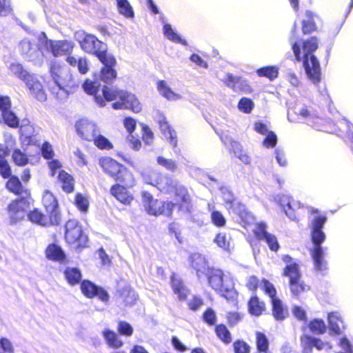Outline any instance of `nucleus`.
<instances>
[{"mask_svg":"<svg viewBox=\"0 0 353 353\" xmlns=\"http://www.w3.org/2000/svg\"><path fill=\"white\" fill-rule=\"evenodd\" d=\"M19 49L23 57L30 61H39L43 57V52L37 45L32 43L28 39H23L20 43Z\"/></svg>","mask_w":353,"mask_h":353,"instance_id":"nucleus-15","label":"nucleus"},{"mask_svg":"<svg viewBox=\"0 0 353 353\" xmlns=\"http://www.w3.org/2000/svg\"><path fill=\"white\" fill-rule=\"evenodd\" d=\"M214 242L216 243L219 247L228 252L232 248L230 236L225 232L219 233L216 236Z\"/></svg>","mask_w":353,"mask_h":353,"instance_id":"nucleus-47","label":"nucleus"},{"mask_svg":"<svg viewBox=\"0 0 353 353\" xmlns=\"http://www.w3.org/2000/svg\"><path fill=\"white\" fill-rule=\"evenodd\" d=\"M46 257L49 260L63 263L66 259V254L60 245L50 243L46 248Z\"/></svg>","mask_w":353,"mask_h":353,"instance_id":"nucleus-22","label":"nucleus"},{"mask_svg":"<svg viewBox=\"0 0 353 353\" xmlns=\"http://www.w3.org/2000/svg\"><path fill=\"white\" fill-rule=\"evenodd\" d=\"M82 293L88 298L98 297L103 302H108L109 294L103 288L97 285L89 280H83L81 283Z\"/></svg>","mask_w":353,"mask_h":353,"instance_id":"nucleus-12","label":"nucleus"},{"mask_svg":"<svg viewBox=\"0 0 353 353\" xmlns=\"http://www.w3.org/2000/svg\"><path fill=\"white\" fill-rule=\"evenodd\" d=\"M114 179L128 187L132 186L134 181L132 172L123 165Z\"/></svg>","mask_w":353,"mask_h":353,"instance_id":"nucleus-32","label":"nucleus"},{"mask_svg":"<svg viewBox=\"0 0 353 353\" xmlns=\"http://www.w3.org/2000/svg\"><path fill=\"white\" fill-rule=\"evenodd\" d=\"M260 287L263 289L266 294H268L271 301L277 299L276 297V290L273 284L266 279H263L260 283Z\"/></svg>","mask_w":353,"mask_h":353,"instance_id":"nucleus-59","label":"nucleus"},{"mask_svg":"<svg viewBox=\"0 0 353 353\" xmlns=\"http://www.w3.org/2000/svg\"><path fill=\"white\" fill-rule=\"evenodd\" d=\"M50 72L52 80L59 90L67 93L65 88H72L74 85L72 75L66 66L61 65L57 62L51 64Z\"/></svg>","mask_w":353,"mask_h":353,"instance_id":"nucleus-5","label":"nucleus"},{"mask_svg":"<svg viewBox=\"0 0 353 353\" xmlns=\"http://www.w3.org/2000/svg\"><path fill=\"white\" fill-rule=\"evenodd\" d=\"M221 139L224 145L230 146V149L233 151L235 155H238L239 153L242 152V145L241 143L234 140L228 134H222L221 136Z\"/></svg>","mask_w":353,"mask_h":353,"instance_id":"nucleus-48","label":"nucleus"},{"mask_svg":"<svg viewBox=\"0 0 353 353\" xmlns=\"http://www.w3.org/2000/svg\"><path fill=\"white\" fill-rule=\"evenodd\" d=\"M46 49L52 52L54 57L63 56L70 54L73 49L71 41L48 40L46 36Z\"/></svg>","mask_w":353,"mask_h":353,"instance_id":"nucleus-13","label":"nucleus"},{"mask_svg":"<svg viewBox=\"0 0 353 353\" xmlns=\"http://www.w3.org/2000/svg\"><path fill=\"white\" fill-rule=\"evenodd\" d=\"M74 205L81 213L86 214L89 209L90 203L85 195L77 193L74 198Z\"/></svg>","mask_w":353,"mask_h":353,"instance_id":"nucleus-46","label":"nucleus"},{"mask_svg":"<svg viewBox=\"0 0 353 353\" xmlns=\"http://www.w3.org/2000/svg\"><path fill=\"white\" fill-rule=\"evenodd\" d=\"M305 17L307 19H303L302 21V30L305 34H310L314 30L316 26L313 19V14L311 11L307 10Z\"/></svg>","mask_w":353,"mask_h":353,"instance_id":"nucleus-50","label":"nucleus"},{"mask_svg":"<svg viewBox=\"0 0 353 353\" xmlns=\"http://www.w3.org/2000/svg\"><path fill=\"white\" fill-rule=\"evenodd\" d=\"M99 164L103 171L110 175L113 179L119 172L122 166V164L118 163L110 157L101 158L99 161Z\"/></svg>","mask_w":353,"mask_h":353,"instance_id":"nucleus-26","label":"nucleus"},{"mask_svg":"<svg viewBox=\"0 0 353 353\" xmlns=\"http://www.w3.org/2000/svg\"><path fill=\"white\" fill-rule=\"evenodd\" d=\"M160 175L161 174L155 170L145 171L142 174L144 181L155 187H157Z\"/></svg>","mask_w":353,"mask_h":353,"instance_id":"nucleus-55","label":"nucleus"},{"mask_svg":"<svg viewBox=\"0 0 353 353\" xmlns=\"http://www.w3.org/2000/svg\"><path fill=\"white\" fill-rule=\"evenodd\" d=\"M250 312L256 316H259L265 310V303L260 301L256 296H252L248 303Z\"/></svg>","mask_w":353,"mask_h":353,"instance_id":"nucleus-43","label":"nucleus"},{"mask_svg":"<svg viewBox=\"0 0 353 353\" xmlns=\"http://www.w3.org/2000/svg\"><path fill=\"white\" fill-rule=\"evenodd\" d=\"M256 73L259 77L268 78L270 81L274 80L278 76V68L276 66L270 65L259 68Z\"/></svg>","mask_w":353,"mask_h":353,"instance_id":"nucleus-49","label":"nucleus"},{"mask_svg":"<svg viewBox=\"0 0 353 353\" xmlns=\"http://www.w3.org/2000/svg\"><path fill=\"white\" fill-rule=\"evenodd\" d=\"M157 90L160 94L168 100L176 101L181 99V95L173 92L164 80H159L157 82Z\"/></svg>","mask_w":353,"mask_h":353,"instance_id":"nucleus-31","label":"nucleus"},{"mask_svg":"<svg viewBox=\"0 0 353 353\" xmlns=\"http://www.w3.org/2000/svg\"><path fill=\"white\" fill-rule=\"evenodd\" d=\"M82 34L83 37L79 41V43L84 52L94 54L99 59L109 54L107 45L99 41L94 35L84 32Z\"/></svg>","mask_w":353,"mask_h":353,"instance_id":"nucleus-6","label":"nucleus"},{"mask_svg":"<svg viewBox=\"0 0 353 353\" xmlns=\"http://www.w3.org/2000/svg\"><path fill=\"white\" fill-rule=\"evenodd\" d=\"M329 331L330 334L340 335L345 329L344 322L338 312H332L327 315Z\"/></svg>","mask_w":353,"mask_h":353,"instance_id":"nucleus-19","label":"nucleus"},{"mask_svg":"<svg viewBox=\"0 0 353 353\" xmlns=\"http://www.w3.org/2000/svg\"><path fill=\"white\" fill-rule=\"evenodd\" d=\"M283 261L285 263L283 275L289 278L290 289L294 296L310 290V287L301 280V273L299 264L289 255H283Z\"/></svg>","mask_w":353,"mask_h":353,"instance_id":"nucleus-4","label":"nucleus"},{"mask_svg":"<svg viewBox=\"0 0 353 353\" xmlns=\"http://www.w3.org/2000/svg\"><path fill=\"white\" fill-rule=\"evenodd\" d=\"M263 141V145L267 148H273L277 144L278 139L276 134L273 131H270L266 134Z\"/></svg>","mask_w":353,"mask_h":353,"instance_id":"nucleus-62","label":"nucleus"},{"mask_svg":"<svg viewBox=\"0 0 353 353\" xmlns=\"http://www.w3.org/2000/svg\"><path fill=\"white\" fill-rule=\"evenodd\" d=\"M203 320L210 326L215 325L216 315L214 310L211 307L208 308L203 314Z\"/></svg>","mask_w":353,"mask_h":353,"instance_id":"nucleus-64","label":"nucleus"},{"mask_svg":"<svg viewBox=\"0 0 353 353\" xmlns=\"http://www.w3.org/2000/svg\"><path fill=\"white\" fill-rule=\"evenodd\" d=\"M189 261L192 268L196 270L199 279H201L202 274L205 275L207 270H210L205 256L201 254H192L189 257Z\"/></svg>","mask_w":353,"mask_h":353,"instance_id":"nucleus-20","label":"nucleus"},{"mask_svg":"<svg viewBox=\"0 0 353 353\" xmlns=\"http://www.w3.org/2000/svg\"><path fill=\"white\" fill-rule=\"evenodd\" d=\"M46 202L49 204H46V227L59 226L62 221V214L60 212L58 201L54 195L49 191L46 190Z\"/></svg>","mask_w":353,"mask_h":353,"instance_id":"nucleus-7","label":"nucleus"},{"mask_svg":"<svg viewBox=\"0 0 353 353\" xmlns=\"http://www.w3.org/2000/svg\"><path fill=\"white\" fill-rule=\"evenodd\" d=\"M5 123L11 128H17L19 125V119L17 116L9 110L2 112Z\"/></svg>","mask_w":353,"mask_h":353,"instance_id":"nucleus-58","label":"nucleus"},{"mask_svg":"<svg viewBox=\"0 0 353 353\" xmlns=\"http://www.w3.org/2000/svg\"><path fill=\"white\" fill-rule=\"evenodd\" d=\"M172 288L174 294L178 295L179 300H185L188 294V290L184 286L182 281L174 277L171 278Z\"/></svg>","mask_w":353,"mask_h":353,"instance_id":"nucleus-41","label":"nucleus"},{"mask_svg":"<svg viewBox=\"0 0 353 353\" xmlns=\"http://www.w3.org/2000/svg\"><path fill=\"white\" fill-rule=\"evenodd\" d=\"M117 8L119 13L124 15L125 17L130 18L134 17L132 7L130 6L128 0H124L119 3H117Z\"/></svg>","mask_w":353,"mask_h":353,"instance_id":"nucleus-56","label":"nucleus"},{"mask_svg":"<svg viewBox=\"0 0 353 353\" xmlns=\"http://www.w3.org/2000/svg\"><path fill=\"white\" fill-rule=\"evenodd\" d=\"M121 296L125 305H132L137 299L136 292L129 287L124 288L121 292Z\"/></svg>","mask_w":353,"mask_h":353,"instance_id":"nucleus-54","label":"nucleus"},{"mask_svg":"<svg viewBox=\"0 0 353 353\" xmlns=\"http://www.w3.org/2000/svg\"><path fill=\"white\" fill-rule=\"evenodd\" d=\"M20 199H16L12 201L8 208L10 209H18L19 206H21V209L27 210L30 208V204L33 202V199L30 196V192L28 190V195L21 194Z\"/></svg>","mask_w":353,"mask_h":353,"instance_id":"nucleus-38","label":"nucleus"},{"mask_svg":"<svg viewBox=\"0 0 353 353\" xmlns=\"http://www.w3.org/2000/svg\"><path fill=\"white\" fill-rule=\"evenodd\" d=\"M272 315L276 321H283L285 319L288 314L287 310H285L282 301L278 298L272 299Z\"/></svg>","mask_w":353,"mask_h":353,"instance_id":"nucleus-36","label":"nucleus"},{"mask_svg":"<svg viewBox=\"0 0 353 353\" xmlns=\"http://www.w3.org/2000/svg\"><path fill=\"white\" fill-rule=\"evenodd\" d=\"M163 34L165 37L175 43H181L183 46H187L188 43L185 39H183L181 36L175 32L170 24L165 23L163 26Z\"/></svg>","mask_w":353,"mask_h":353,"instance_id":"nucleus-39","label":"nucleus"},{"mask_svg":"<svg viewBox=\"0 0 353 353\" xmlns=\"http://www.w3.org/2000/svg\"><path fill=\"white\" fill-rule=\"evenodd\" d=\"M266 228V224L261 222L256 224L254 232L258 239L265 241L272 251L276 252L279 248L277 239L274 235L268 232Z\"/></svg>","mask_w":353,"mask_h":353,"instance_id":"nucleus-16","label":"nucleus"},{"mask_svg":"<svg viewBox=\"0 0 353 353\" xmlns=\"http://www.w3.org/2000/svg\"><path fill=\"white\" fill-rule=\"evenodd\" d=\"M121 90H113L106 85H104L102 88L103 96L104 99L108 101H112L119 98L118 92Z\"/></svg>","mask_w":353,"mask_h":353,"instance_id":"nucleus-63","label":"nucleus"},{"mask_svg":"<svg viewBox=\"0 0 353 353\" xmlns=\"http://www.w3.org/2000/svg\"><path fill=\"white\" fill-rule=\"evenodd\" d=\"M310 330L316 334H321L325 332L326 325L322 319H315L310 322Z\"/></svg>","mask_w":353,"mask_h":353,"instance_id":"nucleus-53","label":"nucleus"},{"mask_svg":"<svg viewBox=\"0 0 353 353\" xmlns=\"http://www.w3.org/2000/svg\"><path fill=\"white\" fill-rule=\"evenodd\" d=\"M229 213L238 216L241 224L244 228H245L246 225L252 223L255 220L253 214L247 210L243 204L241 203L236 204V206Z\"/></svg>","mask_w":353,"mask_h":353,"instance_id":"nucleus-21","label":"nucleus"},{"mask_svg":"<svg viewBox=\"0 0 353 353\" xmlns=\"http://www.w3.org/2000/svg\"><path fill=\"white\" fill-rule=\"evenodd\" d=\"M254 106L253 101L247 97L241 98L238 103V108L239 110L246 114L250 113Z\"/></svg>","mask_w":353,"mask_h":353,"instance_id":"nucleus-57","label":"nucleus"},{"mask_svg":"<svg viewBox=\"0 0 353 353\" xmlns=\"http://www.w3.org/2000/svg\"><path fill=\"white\" fill-rule=\"evenodd\" d=\"M157 162L159 165L172 172H174L177 170L176 163L173 159H167L162 156H159L157 158Z\"/></svg>","mask_w":353,"mask_h":353,"instance_id":"nucleus-51","label":"nucleus"},{"mask_svg":"<svg viewBox=\"0 0 353 353\" xmlns=\"http://www.w3.org/2000/svg\"><path fill=\"white\" fill-rule=\"evenodd\" d=\"M296 24L294 23L292 29V36L290 39L292 49L297 61L303 60V65L308 79L314 84L319 83L321 79V68L319 61L313 54L318 48V39L316 37H312L303 42V55L300 44L295 41L294 32Z\"/></svg>","mask_w":353,"mask_h":353,"instance_id":"nucleus-1","label":"nucleus"},{"mask_svg":"<svg viewBox=\"0 0 353 353\" xmlns=\"http://www.w3.org/2000/svg\"><path fill=\"white\" fill-rule=\"evenodd\" d=\"M310 112L305 105L297 104L294 109H289L288 112V119L290 122H297L299 117L302 119H307L310 117Z\"/></svg>","mask_w":353,"mask_h":353,"instance_id":"nucleus-28","label":"nucleus"},{"mask_svg":"<svg viewBox=\"0 0 353 353\" xmlns=\"http://www.w3.org/2000/svg\"><path fill=\"white\" fill-rule=\"evenodd\" d=\"M65 239L69 244L78 243L83 246L87 241V236L83 234L81 225L74 219L68 220L65 224Z\"/></svg>","mask_w":353,"mask_h":353,"instance_id":"nucleus-8","label":"nucleus"},{"mask_svg":"<svg viewBox=\"0 0 353 353\" xmlns=\"http://www.w3.org/2000/svg\"><path fill=\"white\" fill-rule=\"evenodd\" d=\"M7 188L12 192L14 193L17 195L26 194L28 195V190L25 189L22 185L19 178L12 176H11L6 183Z\"/></svg>","mask_w":353,"mask_h":353,"instance_id":"nucleus-34","label":"nucleus"},{"mask_svg":"<svg viewBox=\"0 0 353 353\" xmlns=\"http://www.w3.org/2000/svg\"><path fill=\"white\" fill-rule=\"evenodd\" d=\"M212 223L216 227L222 228L226 224V219L223 214L218 210H212L211 213Z\"/></svg>","mask_w":353,"mask_h":353,"instance_id":"nucleus-60","label":"nucleus"},{"mask_svg":"<svg viewBox=\"0 0 353 353\" xmlns=\"http://www.w3.org/2000/svg\"><path fill=\"white\" fill-rule=\"evenodd\" d=\"M110 193L119 201L125 205H129L133 199L132 196L129 193L124 185L119 184L112 185L110 189Z\"/></svg>","mask_w":353,"mask_h":353,"instance_id":"nucleus-25","label":"nucleus"},{"mask_svg":"<svg viewBox=\"0 0 353 353\" xmlns=\"http://www.w3.org/2000/svg\"><path fill=\"white\" fill-rule=\"evenodd\" d=\"M25 82L30 89L31 94L34 98L39 101H43L44 99L43 85L34 76L30 74Z\"/></svg>","mask_w":353,"mask_h":353,"instance_id":"nucleus-23","label":"nucleus"},{"mask_svg":"<svg viewBox=\"0 0 353 353\" xmlns=\"http://www.w3.org/2000/svg\"><path fill=\"white\" fill-rule=\"evenodd\" d=\"M160 128L163 133L165 137L170 141V143L175 147L177 143L176 141V134L174 130H173L169 124L166 121L160 123Z\"/></svg>","mask_w":353,"mask_h":353,"instance_id":"nucleus-44","label":"nucleus"},{"mask_svg":"<svg viewBox=\"0 0 353 353\" xmlns=\"http://www.w3.org/2000/svg\"><path fill=\"white\" fill-rule=\"evenodd\" d=\"M326 221L325 216L316 214L310 223L311 239L314 245L310 250L311 256L315 270L323 274L327 270V263L324 259V249L321 245L325 239V234L322 230Z\"/></svg>","mask_w":353,"mask_h":353,"instance_id":"nucleus-2","label":"nucleus"},{"mask_svg":"<svg viewBox=\"0 0 353 353\" xmlns=\"http://www.w3.org/2000/svg\"><path fill=\"white\" fill-rule=\"evenodd\" d=\"M257 351L268 350L269 341L266 336L261 332L256 334Z\"/></svg>","mask_w":353,"mask_h":353,"instance_id":"nucleus-61","label":"nucleus"},{"mask_svg":"<svg viewBox=\"0 0 353 353\" xmlns=\"http://www.w3.org/2000/svg\"><path fill=\"white\" fill-rule=\"evenodd\" d=\"M178 181L168 174H161L157 188L164 193H172L177 185Z\"/></svg>","mask_w":353,"mask_h":353,"instance_id":"nucleus-27","label":"nucleus"},{"mask_svg":"<svg viewBox=\"0 0 353 353\" xmlns=\"http://www.w3.org/2000/svg\"><path fill=\"white\" fill-rule=\"evenodd\" d=\"M103 336L110 347L119 348L123 345V342L119 339L117 334L110 330L107 329L103 330Z\"/></svg>","mask_w":353,"mask_h":353,"instance_id":"nucleus-42","label":"nucleus"},{"mask_svg":"<svg viewBox=\"0 0 353 353\" xmlns=\"http://www.w3.org/2000/svg\"><path fill=\"white\" fill-rule=\"evenodd\" d=\"M205 276L212 288L227 300H234L237 296L233 279L229 274H224L220 269L210 268Z\"/></svg>","mask_w":353,"mask_h":353,"instance_id":"nucleus-3","label":"nucleus"},{"mask_svg":"<svg viewBox=\"0 0 353 353\" xmlns=\"http://www.w3.org/2000/svg\"><path fill=\"white\" fill-rule=\"evenodd\" d=\"M32 131V127L30 125L22 126L20 128L21 140L23 144L25 145H37V137L31 136L30 133Z\"/></svg>","mask_w":353,"mask_h":353,"instance_id":"nucleus-40","label":"nucleus"},{"mask_svg":"<svg viewBox=\"0 0 353 353\" xmlns=\"http://www.w3.org/2000/svg\"><path fill=\"white\" fill-rule=\"evenodd\" d=\"M100 87V83L97 81L87 79L83 84L84 91L90 95H94L95 102L100 106L103 107L105 103L103 98L100 95H97V92Z\"/></svg>","mask_w":353,"mask_h":353,"instance_id":"nucleus-24","label":"nucleus"},{"mask_svg":"<svg viewBox=\"0 0 353 353\" xmlns=\"http://www.w3.org/2000/svg\"><path fill=\"white\" fill-rule=\"evenodd\" d=\"M65 277L71 285L78 284L82 278L81 270L77 268L68 267L64 271Z\"/></svg>","mask_w":353,"mask_h":353,"instance_id":"nucleus-35","label":"nucleus"},{"mask_svg":"<svg viewBox=\"0 0 353 353\" xmlns=\"http://www.w3.org/2000/svg\"><path fill=\"white\" fill-rule=\"evenodd\" d=\"M8 69L12 74L24 81H26L28 77L30 75L23 69L22 65L17 62H12L10 63Z\"/></svg>","mask_w":353,"mask_h":353,"instance_id":"nucleus-45","label":"nucleus"},{"mask_svg":"<svg viewBox=\"0 0 353 353\" xmlns=\"http://www.w3.org/2000/svg\"><path fill=\"white\" fill-rule=\"evenodd\" d=\"M20 199H16L12 201L8 208L10 209H18L19 206H21V209L27 210L30 208V204L33 202V199L30 196V192L28 190V195L21 194Z\"/></svg>","mask_w":353,"mask_h":353,"instance_id":"nucleus-37","label":"nucleus"},{"mask_svg":"<svg viewBox=\"0 0 353 353\" xmlns=\"http://www.w3.org/2000/svg\"><path fill=\"white\" fill-rule=\"evenodd\" d=\"M221 80L223 83L235 92H242L250 93L252 90L248 81L239 76H234L233 74L226 73Z\"/></svg>","mask_w":353,"mask_h":353,"instance_id":"nucleus-11","label":"nucleus"},{"mask_svg":"<svg viewBox=\"0 0 353 353\" xmlns=\"http://www.w3.org/2000/svg\"><path fill=\"white\" fill-rule=\"evenodd\" d=\"M118 94L119 100L112 104L114 109H129L135 113L141 112V104L134 94L124 90H121Z\"/></svg>","mask_w":353,"mask_h":353,"instance_id":"nucleus-9","label":"nucleus"},{"mask_svg":"<svg viewBox=\"0 0 353 353\" xmlns=\"http://www.w3.org/2000/svg\"><path fill=\"white\" fill-rule=\"evenodd\" d=\"M75 127L77 134L83 139L88 141H92L98 134L96 125L88 119H82L79 120Z\"/></svg>","mask_w":353,"mask_h":353,"instance_id":"nucleus-14","label":"nucleus"},{"mask_svg":"<svg viewBox=\"0 0 353 353\" xmlns=\"http://www.w3.org/2000/svg\"><path fill=\"white\" fill-rule=\"evenodd\" d=\"M274 200L283 210L286 216L290 219L296 220L294 211L296 208H300L301 203L299 202L294 201L289 196L284 194H277L274 197Z\"/></svg>","mask_w":353,"mask_h":353,"instance_id":"nucleus-17","label":"nucleus"},{"mask_svg":"<svg viewBox=\"0 0 353 353\" xmlns=\"http://www.w3.org/2000/svg\"><path fill=\"white\" fill-rule=\"evenodd\" d=\"M99 60L103 65L99 74L100 80L106 83H112L117 77V72L114 69L117 63L115 58L112 54H108Z\"/></svg>","mask_w":353,"mask_h":353,"instance_id":"nucleus-10","label":"nucleus"},{"mask_svg":"<svg viewBox=\"0 0 353 353\" xmlns=\"http://www.w3.org/2000/svg\"><path fill=\"white\" fill-rule=\"evenodd\" d=\"M141 196L143 205L148 214L154 216L161 214L163 202L154 199L152 194L146 191L142 192Z\"/></svg>","mask_w":353,"mask_h":353,"instance_id":"nucleus-18","label":"nucleus"},{"mask_svg":"<svg viewBox=\"0 0 353 353\" xmlns=\"http://www.w3.org/2000/svg\"><path fill=\"white\" fill-rule=\"evenodd\" d=\"M301 343L303 346V353H310L313 347L321 350L324 347V343L321 339L307 335L301 337Z\"/></svg>","mask_w":353,"mask_h":353,"instance_id":"nucleus-29","label":"nucleus"},{"mask_svg":"<svg viewBox=\"0 0 353 353\" xmlns=\"http://www.w3.org/2000/svg\"><path fill=\"white\" fill-rule=\"evenodd\" d=\"M59 181L62 183V189L66 193H70L74 190V179L65 170H60L57 176Z\"/></svg>","mask_w":353,"mask_h":353,"instance_id":"nucleus-33","label":"nucleus"},{"mask_svg":"<svg viewBox=\"0 0 353 353\" xmlns=\"http://www.w3.org/2000/svg\"><path fill=\"white\" fill-rule=\"evenodd\" d=\"M221 197L225 202V207L228 210H231L236 206V204H239L240 202L237 201L234 196L232 192L228 187L221 185L219 188Z\"/></svg>","mask_w":353,"mask_h":353,"instance_id":"nucleus-30","label":"nucleus"},{"mask_svg":"<svg viewBox=\"0 0 353 353\" xmlns=\"http://www.w3.org/2000/svg\"><path fill=\"white\" fill-rule=\"evenodd\" d=\"M215 332L217 336L225 343H230L232 341L231 334L225 325L220 324L216 326Z\"/></svg>","mask_w":353,"mask_h":353,"instance_id":"nucleus-52","label":"nucleus"}]
</instances>
